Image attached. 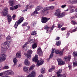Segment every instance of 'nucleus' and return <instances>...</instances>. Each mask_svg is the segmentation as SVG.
<instances>
[{
  "instance_id": "nucleus-21",
  "label": "nucleus",
  "mask_w": 77,
  "mask_h": 77,
  "mask_svg": "<svg viewBox=\"0 0 77 77\" xmlns=\"http://www.w3.org/2000/svg\"><path fill=\"white\" fill-rule=\"evenodd\" d=\"M1 51L2 53H6V51H7V49H6V48H1Z\"/></svg>"
},
{
  "instance_id": "nucleus-54",
  "label": "nucleus",
  "mask_w": 77,
  "mask_h": 77,
  "mask_svg": "<svg viewBox=\"0 0 77 77\" xmlns=\"http://www.w3.org/2000/svg\"><path fill=\"white\" fill-rule=\"evenodd\" d=\"M27 42H26V43H25L23 47V48H24L25 47H26V45H27Z\"/></svg>"
},
{
  "instance_id": "nucleus-14",
  "label": "nucleus",
  "mask_w": 77,
  "mask_h": 77,
  "mask_svg": "<svg viewBox=\"0 0 77 77\" xmlns=\"http://www.w3.org/2000/svg\"><path fill=\"white\" fill-rule=\"evenodd\" d=\"M16 57H18V58H20L21 57V51H19L17 53Z\"/></svg>"
},
{
  "instance_id": "nucleus-25",
  "label": "nucleus",
  "mask_w": 77,
  "mask_h": 77,
  "mask_svg": "<svg viewBox=\"0 0 77 77\" xmlns=\"http://www.w3.org/2000/svg\"><path fill=\"white\" fill-rule=\"evenodd\" d=\"M30 6H31V5H26V7L27 8H26V10H23V12H25V11H27V8H31V7H30Z\"/></svg>"
},
{
  "instance_id": "nucleus-5",
  "label": "nucleus",
  "mask_w": 77,
  "mask_h": 77,
  "mask_svg": "<svg viewBox=\"0 0 77 77\" xmlns=\"http://www.w3.org/2000/svg\"><path fill=\"white\" fill-rule=\"evenodd\" d=\"M7 55L5 54H3L0 55V63L4 62L6 60Z\"/></svg>"
},
{
  "instance_id": "nucleus-24",
  "label": "nucleus",
  "mask_w": 77,
  "mask_h": 77,
  "mask_svg": "<svg viewBox=\"0 0 77 77\" xmlns=\"http://www.w3.org/2000/svg\"><path fill=\"white\" fill-rule=\"evenodd\" d=\"M45 68L43 67L41 68L40 72L42 74H44L45 73Z\"/></svg>"
},
{
  "instance_id": "nucleus-57",
  "label": "nucleus",
  "mask_w": 77,
  "mask_h": 77,
  "mask_svg": "<svg viewBox=\"0 0 77 77\" xmlns=\"http://www.w3.org/2000/svg\"><path fill=\"white\" fill-rule=\"evenodd\" d=\"M63 53V51H61L59 52V54L60 55H62V54Z\"/></svg>"
},
{
  "instance_id": "nucleus-47",
  "label": "nucleus",
  "mask_w": 77,
  "mask_h": 77,
  "mask_svg": "<svg viewBox=\"0 0 77 77\" xmlns=\"http://www.w3.org/2000/svg\"><path fill=\"white\" fill-rule=\"evenodd\" d=\"M27 24H28V23L27 22H26L24 23H23V24L22 26H27Z\"/></svg>"
},
{
  "instance_id": "nucleus-2",
  "label": "nucleus",
  "mask_w": 77,
  "mask_h": 77,
  "mask_svg": "<svg viewBox=\"0 0 77 77\" xmlns=\"http://www.w3.org/2000/svg\"><path fill=\"white\" fill-rule=\"evenodd\" d=\"M54 9V6H52L46 7L41 11V13L42 14H45L47 12H48L47 10H50V9Z\"/></svg>"
},
{
  "instance_id": "nucleus-38",
  "label": "nucleus",
  "mask_w": 77,
  "mask_h": 77,
  "mask_svg": "<svg viewBox=\"0 0 77 77\" xmlns=\"http://www.w3.org/2000/svg\"><path fill=\"white\" fill-rule=\"evenodd\" d=\"M37 47V45L36 43H35L32 45V48L34 49V48H35L36 47Z\"/></svg>"
},
{
  "instance_id": "nucleus-52",
  "label": "nucleus",
  "mask_w": 77,
  "mask_h": 77,
  "mask_svg": "<svg viewBox=\"0 0 77 77\" xmlns=\"http://www.w3.org/2000/svg\"><path fill=\"white\" fill-rule=\"evenodd\" d=\"M71 23H72V24H76V23H75V22L74 20H72L71 21Z\"/></svg>"
},
{
  "instance_id": "nucleus-27",
  "label": "nucleus",
  "mask_w": 77,
  "mask_h": 77,
  "mask_svg": "<svg viewBox=\"0 0 77 77\" xmlns=\"http://www.w3.org/2000/svg\"><path fill=\"white\" fill-rule=\"evenodd\" d=\"M34 68H35V65H33L31 66L30 68L29 69V71H31L32 70H33V69H34Z\"/></svg>"
},
{
  "instance_id": "nucleus-31",
  "label": "nucleus",
  "mask_w": 77,
  "mask_h": 77,
  "mask_svg": "<svg viewBox=\"0 0 77 77\" xmlns=\"http://www.w3.org/2000/svg\"><path fill=\"white\" fill-rule=\"evenodd\" d=\"M73 56L74 57H77V52L76 51H74L73 52Z\"/></svg>"
},
{
  "instance_id": "nucleus-35",
  "label": "nucleus",
  "mask_w": 77,
  "mask_h": 77,
  "mask_svg": "<svg viewBox=\"0 0 77 77\" xmlns=\"http://www.w3.org/2000/svg\"><path fill=\"white\" fill-rule=\"evenodd\" d=\"M60 44H61V42H60V41H58L56 42V44L57 45V46H59V45H60Z\"/></svg>"
},
{
  "instance_id": "nucleus-10",
  "label": "nucleus",
  "mask_w": 77,
  "mask_h": 77,
  "mask_svg": "<svg viewBox=\"0 0 77 77\" xmlns=\"http://www.w3.org/2000/svg\"><path fill=\"white\" fill-rule=\"evenodd\" d=\"M23 70L24 72L29 73L30 72V70L29 69V67L27 66H24L23 68Z\"/></svg>"
},
{
  "instance_id": "nucleus-23",
  "label": "nucleus",
  "mask_w": 77,
  "mask_h": 77,
  "mask_svg": "<svg viewBox=\"0 0 77 77\" xmlns=\"http://www.w3.org/2000/svg\"><path fill=\"white\" fill-rule=\"evenodd\" d=\"M13 62L14 65H17V62H18V60L16 58H14L13 60Z\"/></svg>"
},
{
  "instance_id": "nucleus-48",
  "label": "nucleus",
  "mask_w": 77,
  "mask_h": 77,
  "mask_svg": "<svg viewBox=\"0 0 77 77\" xmlns=\"http://www.w3.org/2000/svg\"><path fill=\"white\" fill-rule=\"evenodd\" d=\"M65 63V61H62H62L61 62L60 65H64Z\"/></svg>"
},
{
  "instance_id": "nucleus-61",
  "label": "nucleus",
  "mask_w": 77,
  "mask_h": 77,
  "mask_svg": "<svg viewBox=\"0 0 77 77\" xmlns=\"http://www.w3.org/2000/svg\"><path fill=\"white\" fill-rule=\"evenodd\" d=\"M59 39H60L59 37H57V38H56V41H57L58 40H59Z\"/></svg>"
},
{
  "instance_id": "nucleus-51",
  "label": "nucleus",
  "mask_w": 77,
  "mask_h": 77,
  "mask_svg": "<svg viewBox=\"0 0 77 77\" xmlns=\"http://www.w3.org/2000/svg\"><path fill=\"white\" fill-rule=\"evenodd\" d=\"M48 29L49 27L47 26H46L44 27V29Z\"/></svg>"
},
{
  "instance_id": "nucleus-59",
  "label": "nucleus",
  "mask_w": 77,
  "mask_h": 77,
  "mask_svg": "<svg viewBox=\"0 0 77 77\" xmlns=\"http://www.w3.org/2000/svg\"><path fill=\"white\" fill-rule=\"evenodd\" d=\"M51 68L53 70V69H55V67L54 66H52L51 67Z\"/></svg>"
},
{
  "instance_id": "nucleus-1",
  "label": "nucleus",
  "mask_w": 77,
  "mask_h": 77,
  "mask_svg": "<svg viewBox=\"0 0 77 77\" xmlns=\"http://www.w3.org/2000/svg\"><path fill=\"white\" fill-rule=\"evenodd\" d=\"M38 55L37 54L35 55L34 57L32 59V61L33 62H37L36 66L38 67L40 66V65H42L43 63H44V60H38Z\"/></svg>"
},
{
  "instance_id": "nucleus-55",
  "label": "nucleus",
  "mask_w": 77,
  "mask_h": 77,
  "mask_svg": "<svg viewBox=\"0 0 77 77\" xmlns=\"http://www.w3.org/2000/svg\"><path fill=\"white\" fill-rule=\"evenodd\" d=\"M15 17H16V15L15 14H14L12 16L13 19H15Z\"/></svg>"
},
{
  "instance_id": "nucleus-37",
  "label": "nucleus",
  "mask_w": 77,
  "mask_h": 77,
  "mask_svg": "<svg viewBox=\"0 0 77 77\" xmlns=\"http://www.w3.org/2000/svg\"><path fill=\"white\" fill-rule=\"evenodd\" d=\"M8 68H9V67L8 66H5L3 67L4 69H8Z\"/></svg>"
},
{
  "instance_id": "nucleus-33",
  "label": "nucleus",
  "mask_w": 77,
  "mask_h": 77,
  "mask_svg": "<svg viewBox=\"0 0 77 77\" xmlns=\"http://www.w3.org/2000/svg\"><path fill=\"white\" fill-rule=\"evenodd\" d=\"M75 0H69L68 1V2L69 3H72V4H74Z\"/></svg>"
},
{
  "instance_id": "nucleus-16",
  "label": "nucleus",
  "mask_w": 77,
  "mask_h": 77,
  "mask_svg": "<svg viewBox=\"0 0 77 77\" xmlns=\"http://www.w3.org/2000/svg\"><path fill=\"white\" fill-rule=\"evenodd\" d=\"M7 18L9 23H11L12 21V17H11V15H7Z\"/></svg>"
},
{
  "instance_id": "nucleus-3",
  "label": "nucleus",
  "mask_w": 77,
  "mask_h": 77,
  "mask_svg": "<svg viewBox=\"0 0 77 77\" xmlns=\"http://www.w3.org/2000/svg\"><path fill=\"white\" fill-rule=\"evenodd\" d=\"M9 13V10L7 7H5L3 10L1 14L3 17H6Z\"/></svg>"
},
{
  "instance_id": "nucleus-41",
  "label": "nucleus",
  "mask_w": 77,
  "mask_h": 77,
  "mask_svg": "<svg viewBox=\"0 0 77 77\" xmlns=\"http://www.w3.org/2000/svg\"><path fill=\"white\" fill-rule=\"evenodd\" d=\"M19 6V5H16L14 6V10H15V9H18Z\"/></svg>"
},
{
  "instance_id": "nucleus-60",
  "label": "nucleus",
  "mask_w": 77,
  "mask_h": 77,
  "mask_svg": "<svg viewBox=\"0 0 77 77\" xmlns=\"http://www.w3.org/2000/svg\"><path fill=\"white\" fill-rule=\"evenodd\" d=\"M61 30H65V29H66V28H64V27H63L61 28Z\"/></svg>"
},
{
  "instance_id": "nucleus-4",
  "label": "nucleus",
  "mask_w": 77,
  "mask_h": 77,
  "mask_svg": "<svg viewBox=\"0 0 77 77\" xmlns=\"http://www.w3.org/2000/svg\"><path fill=\"white\" fill-rule=\"evenodd\" d=\"M1 48H6L8 50H10V46L8 44V42L6 41L4 42L3 43H2L1 44Z\"/></svg>"
},
{
  "instance_id": "nucleus-34",
  "label": "nucleus",
  "mask_w": 77,
  "mask_h": 77,
  "mask_svg": "<svg viewBox=\"0 0 77 77\" xmlns=\"http://www.w3.org/2000/svg\"><path fill=\"white\" fill-rule=\"evenodd\" d=\"M57 61L58 62V65H60V63H61V62H62V60L61 59H60L59 58H58L57 59Z\"/></svg>"
},
{
  "instance_id": "nucleus-20",
  "label": "nucleus",
  "mask_w": 77,
  "mask_h": 77,
  "mask_svg": "<svg viewBox=\"0 0 77 77\" xmlns=\"http://www.w3.org/2000/svg\"><path fill=\"white\" fill-rule=\"evenodd\" d=\"M62 70L61 69H59V70H58L57 72L56 73L57 74L58 77H59L60 76V75H61V74H60V73L62 72Z\"/></svg>"
},
{
  "instance_id": "nucleus-53",
  "label": "nucleus",
  "mask_w": 77,
  "mask_h": 77,
  "mask_svg": "<svg viewBox=\"0 0 77 77\" xmlns=\"http://www.w3.org/2000/svg\"><path fill=\"white\" fill-rule=\"evenodd\" d=\"M55 53L56 54H59V50H57L55 51Z\"/></svg>"
},
{
  "instance_id": "nucleus-46",
  "label": "nucleus",
  "mask_w": 77,
  "mask_h": 77,
  "mask_svg": "<svg viewBox=\"0 0 77 77\" xmlns=\"http://www.w3.org/2000/svg\"><path fill=\"white\" fill-rule=\"evenodd\" d=\"M54 27H55V25H54V24L51 27V30H53V29H54Z\"/></svg>"
},
{
  "instance_id": "nucleus-13",
  "label": "nucleus",
  "mask_w": 77,
  "mask_h": 77,
  "mask_svg": "<svg viewBox=\"0 0 77 77\" xmlns=\"http://www.w3.org/2000/svg\"><path fill=\"white\" fill-rule=\"evenodd\" d=\"M69 8L70 9V10L69 13H71L74 12V9H75V7L74 6H70L69 7Z\"/></svg>"
},
{
  "instance_id": "nucleus-44",
  "label": "nucleus",
  "mask_w": 77,
  "mask_h": 77,
  "mask_svg": "<svg viewBox=\"0 0 77 77\" xmlns=\"http://www.w3.org/2000/svg\"><path fill=\"white\" fill-rule=\"evenodd\" d=\"M11 11H14V10H15L14 8V6L11 7L10 8Z\"/></svg>"
},
{
  "instance_id": "nucleus-7",
  "label": "nucleus",
  "mask_w": 77,
  "mask_h": 77,
  "mask_svg": "<svg viewBox=\"0 0 77 77\" xmlns=\"http://www.w3.org/2000/svg\"><path fill=\"white\" fill-rule=\"evenodd\" d=\"M50 18H47V17H43L42 18V20L41 21L42 23H46L47 21L48 20H49Z\"/></svg>"
},
{
  "instance_id": "nucleus-42",
  "label": "nucleus",
  "mask_w": 77,
  "mask_h": 77,
  "mask_svg": "<svg viewBox=\"0 0 77 77\" xmlns=\"http://www.w3.org/2000/svg\"><path fill=\"white\" fill-rule=\"evenodd\" d=\"M60 77H66V73L63 74L62 75L60 76Z\"/></svg>"
},
{
  "instance_id": "nucleus-22",
  "label": "nucleus",
  "mask_w": 77,
  "mask_h": 77,
  "mask_svg": "<svg viewBox=\"0 0 77 77\" xmlns=\"http://www.w3.org/2000/svg\"><path fill=\"white\" fill-rule=\"evenodd\" d=\"M61 11L59 9H57L55 11V14L57 16L60 13Z\"/></svg>"
},
{
  "instance_id": "nucleus-45",
  "label": "nucleus",
  "mask_w": 77,
  "mask_h": 77,
  "mask_svg": "<svg viewBox=\"0 0 77 77\" xmlns=\"http://www.w3.org/2000/svg\"><path fill=\"white\" fill-rule=\"evenodd\" d=\"M66 5H61V8H66Z\"/></svg>"
},
{
  "instance_id": "nucleus-64",
  "label": "nucleus",
  "mask_w": 77,
  "mask_h": 77,
  "mask_svg": "<svg viewBox=\"0 0 77 77\" xmlns=\"http://www.w3.org/2000/svg\"><path fill=\"white\" fill-rule=\"evenodd\" d=\"M75 16L76 18H77V13H75Z\"/></svg>"
},
{
  "instance_id": "nucleus-17",
  "label": "nucleus",
  "mask_w": 77,
  "mask_h": 77,
  "mask_svg": "<svg viewBox=\"0 0 77 77\" xmlns=\"http://www.w3.org/2000/svg\"><path fill=\"white\" fill-rule=\"evenodd\" d=\"M24 64L25 65H26V66H28L30 64V62L27 59L25 60Z\"/></svg>"
},
{
  "instance_id": "nucleus-6",
  "label": "nucleus",
  "mask_w": 77,
  "mask_h": 77,
  "mask_svg": "<svg viewBox=\"0 0 77 77\" xmlns=\"http://www.w3.org/2000/svg\"><path fill=\"white\" fill-rule=\"evenodd\" d=\"M32 54V50H29L27 52V53L26 54H25V55L26 57L28 59H30L31 58V56Z\"/></svg>"
},
{
  "instance_id": "nucleus-12",
  "label": "nucleus",
  "mask_w": 77,
  "mask_h": 77,
  "mask_svg": "<svg viewBox=\"0 0 77 77\" xmlns=\"http://www.w3.org/2000/svg\"><path fill=\"white\" fill-rule=\"evenodd\" d=\"M57 16L58 18H62V17L65 16V13H60Z\"/></svg>"
},
{
  "instance_id": "nucleus-9",
  "label": "nucleus",
  "mask_w": 77,
  "mask_h": 77,
  "mask_svg": "<svg viewBox=\"0 0 77 77\" xmlns=\"http://www.w3.org/2000/svg\"><path fill=\"white\" fill-rule=\"evenodd\" d=\"M35 74L36 72L35 71H32L31 73L29 74L26 77H35Z\"/></svg>"
},
{
  "instance_id": "nucleus-40",
  "label": "nucleus",
  "mask_w": 77,
  "mask_h": 77,
  "mask_svg": "<svg viewBox=\"0 0 77 77\" xmlns=\"http://www.w3.org/2000/svg\"><path fill=\"white\" fill-rule=\"evenodd\" d=\"M36 24V22L35 21H34L32 23V27H34L35 26V25Z\"/></svg>"
},
{
  "instance_id": "nucleus-49",
  "label": "nucleus",
  "mask_w": 77,
  "mask_h": 77,
  "mask_svg": "<svg viewBox=\"0 0 77 77\" xmlns=\"http://www.w3.org/2000/svg\"><path fill=\"white\" fill-rule=\"evenodd\" d=\"M38 54L39 56H42L43 54V53H42V51L41 52H40L39 53H38Z\"/></svg>"
},
{
  "instance_id": "nucleus-36",
  "label": "nucleus",
  "mask_w": 77,
  "mask_h": 77,
  "mask_svg": "<svg viewBox=\"0 0 77 77\" xmlns=\"http://www.w3.org/2000/svg\"><path fill=\"white\" fill-rule=\"evenodd\" d=\"M41 51H42V50H41V48H38V50L37 51V53H39L40 52H41Z\"/></svg>"
},
{
  "instance_id": "nucleus-43",
  "label": "nucleus",
  "mask_w": 77,
  "mask_h": 77,
  "mask_svg": "<svg viewBox=\"0 0 77 77\" xmlns=\"http://www.w3.org/2000/svg\"><path fill=\"white\" fill-rule=\"evenodd\" d=\"M76 28H75V29H73V30L71 31V30H70L69 32H70L71 33H72V32H75V31H76Z\"/></svg>"
},
{
  "instance_id": "nucleus-58",
  "label": "nucleus",
  "mask_w": 77,
  "mask_h": 77,
  "mask_svg": "<svg viewBox=\"0 0 77 77\" xmlns=\"http://www.w3.org/2000/svg\"><path fill=\"white\" fill-rule=\"evenodd\" d=\"M53 71V70L51 68L49 69L48 70L49 72H51Z\"/></svg>"
},
{
  "instance_id": "nucleus-15",
  "label": "nucleus",
  "mask_w": 77,
  "mask_h": 77,
  "mask_svg": "<svg viewBox=\"0 0 77 77\" xmlns=\"http://www.w3.org/2000/svg\"><path fill=\"white\" fill-rule=\"evenodd\" d=\"M71 57V56L69 55L68 57H65L64 58V60L66 62H67V61H68L69 60H70Z\"/></svg>"
},
{
  "instance_id": "nucleus-19",
  "label": "nucleus",
  "mask_w": 77,
  "mask_h": 77,
  "mask_svg": "<svg viewBox=\"0 0 77 77\" xmlns=\"http://www.w3.org/2000/svg\"><path fill=\"white\" fill-rule=\"evenodd\" d=\"M9 5L10 6H14V1L13 0H10L8 2Z\"/></svg>"
},
{
  "instance_id": "nucleus-32",
  "label": "nucleus",
  "mask_w": 77,
  "mask_h": 77,
  "mask_svg": "<svg viewBox=\"0 0 77 77\" xmlns=\"http://www.w3.org/2000/svg\"><path fill=\"white\" fill-rule=\"evenodd\" d=\"M37 34V32L36 31H34L31 33V35H35Z\"/></svg>"
},
{
  "instance_id": "nucleus-30",
  "label": "nucleus",
  "mask_w": 77,
  "mask_h": 77,
  "mask_svg": "<svg viewBox=\"0 0 77 77\" xmlns=\"http://www.w3.org/2000/svg\"><path fill=\"white\" fill-rule=\"evenodd\" d=\"M5 75H9V70H8L4 72Z\"/></svg>"
},
{
  "instance_id": "nucleus-50",
  "label": "nucleus",
  "mask_w": 77,
  "mask_h": 77,
  "mask_svg": "<svg viewBox=\"0 0 77 77\" xmlns=\"http://www.w3.org/2000/svg\"><path fill=\"white\" fill-rule=\"evenodd\" d=\"M34 41H35V40H33V39H32L29 41V42H30V43H34Z\"/></svg>"
},
{
  "instance_id": "nucleus-18",
  "label": "nucleus",
  "mask_w": 77,
  "mask_h": 77,
  "mask_svg": "<svg viewBox=\"0 0 77 77\" xmlns=\"http://www.w3.org/2000/svg\"><path fill=\"white\" fill-rule=\"evenodd\" d=\"M24 21V17H22L20 18L18 21H17V22L18 23H19L20 24L23 21Z\"/></svg>"
},
{
  "instance_id": "nucleus-62",
  "label": "nucleus",
  "mask_w": 77,
  "mask_h": 77,
  "mask_svg": "<svg viewBox=\"0 0 77 77\" xmlns=\"http://www.w3.org/2000/svg\"><path fill=\"white\" fill-rule=\"evenodd\" d=\"M68 67L69 68V69H71V68L72 66L71 65H69Z\"/></svg>"
},
{
  "instance_id": "nucleus-8",
  "label": "nucleus",
  "mask_w": 77,
  "mask_h": 77,
  "mask_svg": "<svg viewBox=\"0 0 77 77\" xmlns=\"http://www.w3.org/2000/svg\"><path fill=\"white\" fill-rule=\"evenodd\" d=\"M6 39L7 43L8 45H10L11 44V42L12 41V39H11V36L10 35H8L6 38Z\"/></svg>"
},
{
  "instance_id": "nucleus-26",
  "label": "nucleus",
  "mask_w": 77,
  "mask_h": 77,
  "mask_svg": "<svg viewBox=\"0 0 77 77\" xmlns=\"http://www.w3.org/2000/svg\"><path fill=\"white\" fill-rule=\"evenodd\" d=\"M14 75V72L12 70H9V75Z\"/></svg>"
},
{
  "instance_id": "nucleus-29",
  "label": "nucleus",
  "mask_w": 77,
  "mask_h": 77,
  "mask_svg": "<svg viewBox=\"0 0 77 77\" xmlns=\"http://www.w3.org/2000/svg\"><path fill=\"white\" fill-rule=\"evenodd\" d=\"M19 24H20V23H19L17 21L16 22L15 24L14 25V27L15 29H17Z\"/></svg>"
},
{
  "instance_id": "nucleus-63",
  "label": "nucleus",
  "mask_w": 77,
  "mask_h": 77,
  "mask_svg": "<svg viewBox=\"0 0 77 77\" xmlns=\"http://www.w3.org/2000/svg\"><path fill=\"white\" fill-rule=\"evenodd\" d=\"M75 3H77V0H75L74 1V4Z\"/></svg>"
},
{
  "instance_id": "nucleus-28",
  "label": "nucleus",
  "mask_w": 77,
  "mask_h": 77,
  "mask_svg": "<svg viewBox=\"0 0 77 77\" xmlns=\"http://www.w3.org/2000/svg\"><path fill=\"white\" fill-rule=\"evenodd\" d=\"M37 12V11L35 10L33 13L31 14V15L32 16H35V15H36V14H38Z\"/></svg>"
},
{
  "instance_id": "nucleus-11",
  "label": "nucleus",
  "mask_w": 77,
  "mask_h": 77,
  "mask_svg": "<svg viewBox=\"0 0 77 77\" xmlns=\"http://www.w3.org/2000/svg\"><path fill=\"white\" fill-rule=\"evenodd\" d=\"M52 51L49 57V58L48 59V61H49L50 60V59H51L52 57H53V54L54 53V51H55V49H52Z\"/></svg>"
},
{
  "instance_id": "nucleus-56",
  "label": "nucleus",
  "mask_w": 77,
  "mask_h": 77,
  "mask_svg": "<svg viewBox=\"0 0 77 77\" xmlns=\"http://www.w3.org/2000/svg\"><path fill=\"white\" fill-rule=\"evenodd\" d=\"M58 28H61V27H62V26L60 24H58Z\"/></svg>"
},
{
  "instance_id": "nucleus-39",
  "label": "nucleus",
  "mask_w": 77,
  "mask_h": 77,
  "mask_svg": "<svg viewBox=\"0 0 77 77\" xmlns=\"http://www.w3.org/2000/svg\"><path fill=\"white\" fill-rule=\"evenodd\" d=\"M41 9V7H40V6H38L36 8L35 10L36 11H40V9Z\"/></svg>"
}]
</instances>
